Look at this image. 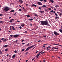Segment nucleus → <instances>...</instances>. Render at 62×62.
Returning a JSON list of instances; mask_svg holds the SVG:
<instances>
[{
	"instance_id": "obj_51",
	"label": "nucleus",
	"mask_w": 62,
	"mask_h": 62,
	"mask_svg": "<svg viewBox=\"0 0 62 62\" xmlns=\"http://www.w3.org/2000/svg\"><path fill=\"white\" fill-rule=\"evenodd\" d=\"M28 60H27L26 61V62H28Z\"/></svg>"
},
{
	"instance_id": "obj_26",
	"label": "nucleus",
	"mask_w": 62,
	"mask_h": 62,
	"mask_svg": "<svg viewBox=\"0 0 62 62\" xmlns=\"http://www.w3.org/2000/svg\"><path fill=\"white\" fill-rule=\"evenodd\" d=\"M5 51H8V49L7 48L5 50Z\"/></svg>"
},
{
	"instance_id": "obj_28",
	"label": "nucleus",
	"mask_w": 62,
	"mask_h": 62,
	"mask_svg": "<svg viewBox=\"0 0 62 62\" xmlns=\"http://www.w3.org/2000/svg\"><path fill=\"white\" fill-rule=\"evenodd\" d=\"M29 19V20H30V21H32V20H33V19L32 18H31V19Z\"/></svg>"
},
{
	"instance_id": "obj_20",
	"label": "nucleus",
	"mask_w": 62,
	"mask_h": 62,
	"mask_svg": "<svg viewBox=\"0 0 62 62\" xmlns=\"http://www.w3.org/2000/svg\"><path fill=\"white\" fill-rule=\"evenodd\" d=\"M25 16H27V17H28V18L29 17H30V15H26Z\"/></svg>"
},
{
	"instance_id": "obj_55",
	"label": "nucleus",
	"mask_w": 62,
	"mask_h": 62,
	"mask_svg": "<svg viewBox=\"0 0 62 62\" xmlns=\"http://www.w3.org/2000/svg\"><path fill=\"white\" fill-rule=\"evenodd\" d=\"M45 45H46V44H43V46H45Z\"/></svg>"
},
{
	"instance_id": "obj_16",
	"label": "nucleus",
	"mask_w": 62,
	"mask_h": 62,
	"mask_svg": "<svg viewBox=\"0 0 62 62\" xmlns=\"http://www.w3.org/2000/svg\"><path fill=\"white\" fill-rule=\"evenodd\" d=\"M62 15V12L61 13H60L59 14V16H60V17H61V16Z\"/></svg>"
},
{
	"instance_id": "obj_53",
	"label": "nucleus",
	"mask_w": 62,
	"mask_h": 62,
	"mask_svg": "<svg viewBox=\"0 0 62 62\" xmlns=\"http://www.w3.org/2000/svg\"><path fill=\"white\" fill-rule=\"evenodd\" d=\"M24 49H23L22 50V51H24Z\"/></svg>"
},
{
	"instance_id": "obj_7",
	"label": "nucleus",
	"mask_w": 62,
	"mask_h": 62,
	"mask_svg": "<svg viewBox=\"0 0 62 62\" xmlns=\"http://www.w3.org/2000/svg\"><path fill=\"white\" fill-rule=\"evenodd\" d=\"M13 36L14 38H17V37H18V35L17 34L15 35H13Z\"/></svg>"
},
{
	"instance_id": "obj_38",
	"label": "nucleus",
	"mask_w": 62,
	"mask_h": 62,
	"mask_svg": "<svg viewBox=\"0 0 62 62\" xmlns=\"http://www.w3.org/2000/svg\"><path fill=\"white\" fill-rule=\"evenodd\" d=\"M48 9L49 10H51V8H48Z\"/></svg>"
},
{
	"instance_id": "obj_41",
	"label": "nucleus",
	"mask_w": 62,
	"mask_h": 62,
	"mask_svg": "<svg viewBox=\"0 0 62 62\" xmlns=\"http://www.w3.org/2000/svg\"><path fill=\"white\" fill-rule=\"evenodd\" d=\"M43 37H44V38H46V36H44H44H43Z\"/></svg>"
},
{
	"instance_id": "obj_29",
	"label": "nucleus",
	"mask_w": 62,
	"mask_h": 62,
	"mask_svg": "<svg viewBox=\"0 0 62 62\" xmlns=\"http://www.w3.org/2000/svg\"><path fill=\"white\" fill-rule=\"evenodd\" d=\"M55 15L56 16H58V15H57V14H56V13H55Z\"/></svg>"
},
{
	"instance_id": "obj_4",
	"label": "nucleus",
	"mask_w": 62,
	"mask_h": 62,
	"mask_svg": "<svg viewBox=\"0 0 62 62\" xmlns=\"http://www.w3.org/2000/svg\"><path fill=\"white\" fill-rule=\"evenodd\" d=\"M10 30H13V31H14V30H15V28H14V26H10Z\"/></svg>"
},
{
	"instance_id": "obj_57",
	"label": "nucleus",
	"mask_w": 62,
	"mask_h": 62,
	"mask_svg": "<svg viewBox=\"0 0 62 62\" xmlns=\"http://www.w3.org/2000/svg\"><path fill=\"white\" fill-rule=\"evenodd\" d=\"M19 7H21V8H22V6H21L20 5H19Z\"/></svg>"
},
{
	"instance_id": "obj_33",
	"label": "nucleus",
	"mask_w": 62,
	"mask_h": 62,
	"mask_svg": "<svg viewBox=\"0 0 62 62\" xmlns=\"http://www.w3.org/2000/svg\"><path fill=\"white\" fill-rule=\"evenodd\" d=\"M51 12H52V13H53L54 12V11L53 10H51L50 11Z\"/></svg>"
},
{
	"instance_id": "obj_32",
	"label": "nucleus",
	"mask_w": 62,
	"mask_h": 62,
	"mask_svg": "<svg viewBox=\"0 0 62 62\" xmlns=\"http://www.w3.org/2000/svg\"><path fill=\"white\" fill-rule=\"evenodd\" d=\"M0 23H3V21H1L0 22Z\"/></svg>"
},
{
	"instance_id": "obj_50",
	"label": "nucleus",
	"mask_w": 62,
	"mask_h": 62,
	"mask_svg": "<svg viewBox=\"0 0 62 62\" xmlns=\"http://www.w3.org/2000/svg\"><path fill=\"white\" fill-rule=\"evenodd\" d=\"M25 32V33H27V31H26Z\"/></svg>"
},
{
	"instance_id": "obj_11",
	"label": "nucleus",
	"mask_w": 62,
	"mask_h": 62,
	"mask_svg": "<svg viewBox=\"0 0 62 62\" xmlns=\"http://www.w3.org/2000/svg\"><path fill=\"white\" fill-rule=\"evenodd\" d=\"M32 7H37V6L34 4H33L32 5Z\"/></svg>"
},
{
	"instance_id": "obj_52",
	"label": "nucleus",
	"mask_w": 62,
	"mask_h": 62,
	"mask_svg": "<svg viewBox=\"0 0 62 62\" xmlns=\"http://www.w3.org/2000/svg\"><path fill=\"white\" fill-rule=\"evenodd\" d=\"M13 35H10V37H13Z\"/></svg>"
},
{
	"instance_id": "obj_62",
	"label": "nucleus",
	"mask_w": 62,
	"mask_h": 62,
	"mask_svg": "<svg viewBox=\"0 0 62 62\" xmlns=\"http://www.w3.org/2000/svg\"><path fill=\"white\" fill-rule=\"evenodd\" d=\"M11 20L12 21H14V19H12Z\"/></svg>"
},
{
	"instance_id": "obj_54",
	"label": "nucleus",
	"mask_w": 62,
	"mask_h": 62,
	"mask_svg": "<svg viewBox=\"0 0 62 62\" xmlns=\"http://www.w3.org/2000/svg\"><path fill=\"white\" fill-rule=\"evenodd\" d=\"M39 1L41 2H42V1H43V0H40Z\"/></svg>"
},
{
	"instance_id": "obj_47",
	"label": "nucleus",
	"mask_w": 62,
	"mask_h": 62,
	"mask_svg": "<svg viewBox=\"0 0 62 62\" xmlns=\"http://www.w3.org/2000/svg\"><path fill=\"white\" fill-rule=\"evenodd\" d=\"M24 41V40H22V42H23V41Z\"/></svg>"
},
{
	"instance_id": "obj_12",
	"label": "nucleus",
	"mask_w": 62,
	"mask_h": 62,
	"mask_svg": "<svg viewBox=\"0 0 62 62\" xmlns=\"http://www.w3.org/2000/svg\"><path fill=\"white\" fill-rule=\"evenodd\" d=\"M49 2H51V3H53L54 2V1L52 0H50Z\"/></svg>"
},
{
	"instance_id": "obj_37",
	"label": "nucleus",
	"mask_w": 62,
	"mask_h": 62,
	"mask_svg": "<svg viewBox=\"0 0 62 62\" xmlns=\"http://www.w3.org/2000/svg\"><path fill=\"white\" fill-rule=\"evenodd\" d=\"M9 22H10V23H12V21L11 20H10L9 21Z\"/></svg>"
},
{
	"instance_id": "obj_59",
	"label": "nucleus",
	"mask_w": 62,
	"mask_h": 62,
	"mask_svg": "<svg viewBox=\"0 0 62 62\" xmlns=\"http://www.w3.org/2000/svg\"><path fill=\"white\" fill-rule=\"evenodd\" d=\"M17 41H18V40H16L15 41V42H17Z\"/></svg>"
},
{
	"instance_id": "obj_5",
	"label": "nucleus",
	"mask_w": 62,
	"mask_h": 62,
	"mask_svg": "<svg viewBox=\"0 0 62 62\" xmlns=\"http://www.w3.org/2000/svg\"><path fill=\"white\" fill-rule=\"evenodd\" d=\"M10 30H13V31H14V30H15V28H14V26H10Z\"/></svg>"
},
{
	"instance_id": "obj_58",
	"label": "nucleus",
	"mask_w": 62,
	"mask_h": 62,
	"mask_svg": "<svg viewBox=\"0 0 62 62\" xmlns=\"http://www.w3.org/2000/svg\"><path fill=\"white\" fill-rule=\"evenodd\" d=\"M45 11H48V10H47L46 9H45Z\"/></svg>"
},
{
	"instance_id": "obj_8",
	"label": "nucleus",
	"mask_w": 62,
	"mask_h": 62,
	"mask_svg": "<svg viewBox=\"0 0 62 62\" xmlns=\"http://www.w3.org/2000/svg\"><path fill=\"white\" fill-rule=\"evenodd\" d=\"M37 3H38V4L39 5H42V3L40 2L37 1Z\"/></svg>"
},
{
	"instance_id": "obj_23",
	"label": "nucleus",
	"mask_w": 62,
	"mask_h": 62,
	"mask_svg": "<svg viewBox=\"0 0 62 62\" xmlns=\"http://www.w3.org/2000/svg\"><path fill=\"white\" fill-rule=\"evenodd\" d=\"M59 31L60 32H61L62 33V30H61V29H60L59 30Z\"/></svg>"
},
{
	"instance_id": "obj_10",
	"label": "nucleus",
	"mask_w": 62,
	"mask_h": 62,
	"mask_svg": "<svg viewBox=\"0 0 62 62\" xmlns=\"http://www.w3.org/2000/svg\"><path fill=\"white\" fill-rule=\"evenodd\" d=\"M19 2L21 3H23V1L22 0H19Z\"/></svg>"
},
{
	"instance_id": "obj_48",
	"label": "nucleus",
	"mask_w": 62,
	"mask_h": 62,
	"mask_svg": "<svg viewBox=\"0 0 62 62\" xmlns=\"http://www.w3.org/2000/svg\"><path fill=\"white\" fill-rule=\"evenodd\" d=\"M45 53V52H42V53L41 54H44V53Z\"/></svg>"
},
{
	"instance_id": "obj_43",
	"label": "nucleus",
	"mask_w": 62,
	"mask_h": 62,
	"mask_svg": "<svg viewBox=\"0 0 62 62\" xmlns=\"http://www.w3.org/2000/svg\"><path fill=\"white\" fill-rule=\"evenodd\" d=\"M38 42H41V40H39L38 41Z\"/></svg>"
},
{
	"instance_id": "obj_17",
	"label": "nucleus",
	"mask_w": 62,
	"mask_h": 62,
	"mask_svg": "<svg viewBox=\"0 0 62 62\" xmlns=\"http://www.w3.org/2000/svg\"><path fill=\"white\" fill-rule=\"evenodd\" d=\"M40 12L41 13H44V12L43 11H40Z\"/></svg>"
},
{
	"instance_id": "obj_1",
	"label": "nucleus",
	"mask_w": 62,
	"mask_h": 62,
	"mask_svg": "<svg viewBox=\"0 0 62 62\" xmlns=\"http://www.w3.org/2000/svg\"><path fill=\"white\" fill-rule=\"evenodd\" d=\"M41 24L40 25H49L48 22L47 20L45 21H40Z\"/></svg>"
},
{
	"instance_id": "obj_9",
	"label": "nucleus",
	"mask_w": 62,
	"mask_h": 62,
	"mask_svg": "<svg viewBox=\"0 0 62 62\" xmlns=\"http://www.w3.org/2000/svg\"><path fill=\"white\" fill-rule=\"evenodd\" d=\"M53 45H58L59 46H62L60 45H59L58 44H53Z\"/></svg>"
},
{
	"instance_id": "obj_34",
	"label": "nucleus",
	"mask_w": 62,
	"mask_h": 62,
	"mask_svg": "<svg viewBox=\"0 0 62 62\" xmlns=\"http://www.w3.org/2000/svg\"><path fill=\"white\" fill-rule=\"evenodd\" d=\"M14 52L15 53H17V51L15 50L14 51Z\"/></svg>"
},
{
	"instance_id": "obj_61",
	"label": "nucleus",
	"mask_w": 62,
	"mask_h": 62,
	"mask_svg": "<svg viewBox=\"0 0 62 62\" xmlns=\"http://www.w3.org/2000/svg\"><path fill=\"white\" fill-rule=\"evenodd\" d=\"M45 59L43 60L44 62H45Z\"/></svg>"
},
{
	"instance_id": "obj_24",
	"label": "nucleus",
	"mask_w": 62,
	"mask_h": 62,
	"mask_svg": "<svg viewBox=\"0 0 62 62\" xmlns=\"http://www.w3.org/2000/svg\"><path fill=\"white\" fill-rule=\"evenodd\" d=\"M59 18V17L58 16H56L55 17V19H58Z\"/></svg>"
},
{
	"instance_id": "obj_63",
	"label": "nucleus",
	"mask_w": 62,
	"mask_h": 62,
	"mask_svg": "<svg viewBox=\"0 0 62 62\" xmlns=\"http://www.w3.org/2000/svg\"><path fill=\"white\" fill-rule=\"evenodd\" d=\"M13 24L15 25V23H13Z\"/></svg>"
},
{
	"instance_id": "obj_22",
	"label": "nucleus",
	"mask_w": 62,
	"mask_h": 62,
	"mask_svg": "<svg viewBox=\"0 0 62 62\" xmlns=\"http://www.w3.org/2000/svg\"><path fill=\"white\" fill-rule=\"evenodd\" d=\"M16 56V55H15V54L12 57V58H13L14 57H15Z\"/></svg>"
},
{
	"instance_id": "obj_64",
	"label": "nucleus",
	"mask_w": 62,
	"mask_h": 62,
	"mask_svg": "<svg viewBox=\"0 0 62 62\" xmlns=\"http://www.w3.org/2000/svg\"><path fill=\"white\" fill-rule=\"evenodd\" d=\"M16 13H15V14H14V16H16V15H15V14H16Z\"/></svg>"
},
{
	"instance_id": "obj_15",
	"label": "nucleus",
	"mask_w": 62,
	"mask_h": 62,
	"mask_svg": "<svg viewBox=\"0 0 62 62\" xmlns=\"http://www.w3.org/2000/svg\"><path fill=\"white\" fill-rule=\"evenodd\" d=\"M30 45V44L29 43H28V44H27L26 45V46L27 47V46H29Z\"/></svg>"
},
{
	"instance_id": "obj_25",
	"label": "nucleus",
	"mask_w": 62,
	"mask_h": 62,
	"mask_svg": "<svg viewBox=\"0 0 62 62\" xmlns=\"http://www.w3.org/2000/svg\"><path fill=\"white\" fill-rule=\"evenodd\" d=\"M10 12H14V10H11L10 11Z\"/></svg>"
},
{
	"instance_id": "obj_3",
	"label": "nucleus",
	"mask_w": 62,
	"mask_h": 62,
	"mask_svg": "<svg viewBox=\"0 0 62 62\" xmlns=\"http://www.w3.org/2000/svg\"><path fill=\"white\" fill-rule=\"evenodd\" d=\"M36 45H33L32 46H29L26 49V50L25 51H27L28 50H29L30 49H31L33 48V47L34 46H36Z\"/></svg>"
},
{
	"instance_id": "obj_19",
	"label": "nucleus",
	"mask_w": 62,
	"mask_h": 62,
	"mask_svg": "<svg viewBox=\"0 0 62 62\" xmlns=\"http://www.w3.org/2000/svg\"><path fill=\"white\" fill-rule=\"evenodd\" d=\"M54 49H58V48H57L55 47H53Z\"/></svg>"
},
{
	"instance_id": "obj_35",
	"label": "nucleus",
	"mask_w": 62,
	"mask_h": 62,
	"mask_svg": "<svg viewBox=\"0 0 62 62\" xmlns=\"http://www.w3.org/2000/svg\"><path fill=\"white\" fill-rule=\"evenodd\" d=\"M21 26H22L23 27V26H24V24H22V25H21Z\"/></svg>"
},
{
	"instance_id": "obj_36",
	"label": "nucleus",
	"mask_w": 62,
	"mask_h": 62,
	"mask_svg": "<svg viewBox=\"0 0 62 62\" xmlns=\"http://www.w3.org/2000/svg\"><path fill=\"white\" fill-rule=\"evenodd\" d=\"M4 39V38H2L1 39V40H3Z\"/></svg>"
},
{
	"instance_id": "obj_60",
	"label": "nucleus",
	"mask_w": 62,
	"mask_h": 62,
	"mask_svg": "<svg viewBox=\"0 0 62 62\" xmlns=\"http://www.w3.org/2000/svg\"><path fill=\"white\" fill-rule=\"evenodd\" d=\"M28 53V52H27L25 54H27V53Z\"/></svg>"
},
{
	"instance_id": "obj_31",
	"label": "nucleus",
	"mask_w": 62,
	"mask_h": 62,
	"mask_svg": "<svg viewBox=\"0 0 62 62\" xmlns=\"http://www.w3.org/2000/svg\"><path fill=\"white\" fill-rule=\"evenodd\" d=\"M35 59H35V58H33L32 59V61H33V60H34Z\"/></svg>"
},
{
	"instance_id": "obj_13",
	"label": "nucleus",
	"mask_w": 62,
	"mask_h": 62,
	"mask_svg": "<svg viewBox=\"0 0 62 62\" xmlns=\"http://www.w3.org/2000/svg\"><path fill=\"white\" fill-rule=\"evenodd\" d=\"M40 55V54H38L36 56V57L37 58L39 57V56Z\"/></svg>"
},
{
	"instance_id": "obj_56",
	"label": "nucleus",
	"mask_w": 62,
	"mask_h": 62,
	"mask_svg": "<svg viewBox=\"0 0 62 62\" xmlns=\"http://www.w3.org/2000/svg\"><path fill=\"white\" fill-rule=\"evenodd\" d=\"M19 28H20V29H21V28H22V27L21 26H20L19 27Z\"/></svg>"
},
{
	"instance_id": "obj_42",
	"label": "nucleus",
	"mask_w": 62,
	"mask_h": 62,
	"mask_svg": "<svg viewBox=\"0 0 62 62\" xmlns=\"http://www.w3.org/2000/svg\"><path fill=\"white\" fill-rule=\"evenodd\" d=\"M44 1V2H46L47 1V0H43Z\"/></svg>"
},
{
	"instance_id": "obj_40",
	"label": "nucleus",
	"mask_w": 62,
	"mask_h": 62,
	"mask_svg": "<svg viewBox=\"0 0 62 62\" xmlns=\"http://www.w3.org/2000/svg\"><path fill=\"white\" fill-rule=\"evenodd\" d=\"M34 15H35V16H38V15L36 14H35Z\"/></svg>"
},
{
	"instance_id": "obj_18",
	"label": "nucleus",
	"mask_w": 62,
	"mask_h": 62,
	"mask_svg": "<svg viewBox=\"0 0 62 62\" xmlns=\"http://www.w3.org/2000/svg\"><path fill=\"white\" fill-rule=\"evenodd\" d=\"M51 48V46H48L46 48V49H49V48Z\"/></svg>"
},
{
	"instance_id": "obj_44",
	"label": "nucleus",
	"mask_w": 62,
	"mask_h": 62,
	"mask_svg": "<svg viewBox=\"0 0 62 62\" xmlns=\"http://www.w3.org/2000/svg\"><path fill=\"white\" fill-rule=\"evenodd\" d=\"M19 11H22V9H19Z\"/></svg>"
},
{
	"instance_id": "obj_14",
	"label": "nucleus",
	"mask_w": 62,
	"mask_h": 62,
	"mask_svg": "<svg viewBox=\"0 0 62 62\" xmlns=\"http://www.w3.org/2000/svg\"><path fill=\"white\" fill-rule=\"evenodd\" d=\"M8 45H6L3 46V47H4L5 48H6V47H8Z\"/></svg>"
},
{
	"instance_id": "obj_30",
	"label": "nucleus",
	"mask_w": 62,
	"mask_h": 62,
	"mask_svg": "<svg viewBox=\"0 0 62 62\" xmlns=\"http://www.w3.org/2000/svg\"><path fill=\"white\" fill-rule=\"evenodd\" d=\"M7 39H4V40H3V41L4 42H5V41H6V40H7Z\"/></svg>"
},
{
	"instance_id": "obj_27",
	"label": "nucleus",
	"mask_w": 62,
	"mask_h": 62,
	"mask_svg": "<svg viewBox=\"0 0 62 62\" xmlns=\"http://www.w3.org/2000/svg\"><path fill=\"white\" fill-rule=\"evenodd\" d=\"M55 8H57L58 7H59V6H58V5L55 6Z\"/></svg>"
},
{
	"instance_id": "obj_45",
	"label": "nucleus",
	"mask_w": 62,
	"mask_h": 62,
	"mask_svg": "<svg viewBox=\"0 0 62 62\" xmlns=\"http://www.w3.org/2000/svg\"><path fill=\"white\" fill-rule=\"evenodd\" d=\"M2 54V52L0 51V54Z\"/></svg>"
},
{
	"instance_id": "obj_2",
	"label": "nucleus",
	"mask_w": 62,
	"mask_h": 62,
	"mask_svg": "<svg viewBox=\"0 0 62 62\" xmlns=\"http://www.w3.org/2000/svg\"><path fill=\"white\" fill-rule=\"evenodd\" d=\"M9 10V8L7 7H5V8H4L3 10V11L5 12H8Z\"/></svg>"
},
{
	"instance_id": "obj_49",
	"label": "nucleus",
	"mask_w": 62,
	"mask_h": 62,
	"mask_svg": "<svg viewBox=\"0 0 62 62\" xmlns=\"http://www.w3.org/2000/svg\"><path fill=\"white\" fill-rule=\"evenodd\" d=\"M39 9H41V8H40V7H39Z\"/></svg>"
},
{
	"instance_id": "obj_39",
	"label": "nucleus",
	"mask_w": 62,
	"mask_h": 62,
	"mask_svg": "<svg viewBox=\"0 0 62 62\" xmlns=\"http://www.w3.org/2000/svg\"><path fill=\"white\" fill-rule=\"evenodd\" d=\"M42 52V51H41L39 53V54H41Z\"/></svg>"
},
{
	"instance_id": "obj_21",
	"label": "nucleus",
	"mask_w": 62,
	"mask_h": 62,
	"mask_svg": "<svg viewBox=\"0 0 62 62\" xmlns=\"http://www.w3.org/2000/svg\"><path fill=\"white\" fill-rule=\"evenodd\" d=\"M42 7H44L45 8H46V5H43V6H42Z\"/></svg>"
},
{
	"instance_id": "obj_6",
	"label": "nucleus",
	"mask_w": 62,
	"mask_h": 62,
	"mask_svg": "<svg viewBox=\"0 0 62 62\" xmlns=\"http://www.w3.org/2000/svg\"><path fill=\"white\" fill-rule=\"evenodd\" d=\"M54 33L55 36H59V33L57 32L56 31H54Z\"/></svg>"
},
{
	"instance_id": "obj_46",
	"label": "nucleus",
	"mask_w": 62,
	"mask_h": 62,
	"mask_svg": "<svg viewBox=\"0 0 62 62\" xmlns=\"http://www.w3.org/2000/svg\"><path fill=\"white\" fill-rule=\"evenodd\" d=\"M3 16V14H0V16Z\"/></svg>"
}]
</instances>
